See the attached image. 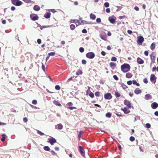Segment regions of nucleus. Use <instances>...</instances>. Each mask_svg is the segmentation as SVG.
Wrapping results in <instances>:
<instances>
[{
	"instance_id": "obj_17",
	"label": "nucleus",
	"mask_w": 158,
	"mask_h": 158,
	"mask_svg": "<svg viewBox=\"0 0 158 158\" xmlns=\"http://www.w3.org/2000/svg\"><path fill=\"white\" fill-rule=\"evenodd\" d=\"M110 66L112 69H114L116 67V64L115 63L111 62L110 63Z\"/></svg>"
},
{
	"instance_id": "obj_39",
	"label": "nucleus",
	"mask_w": 158,
	"mask_h": 158,
	"mask_svg": "<svg viewBox=\"0 0 158 158\" xmlns=\"http://www.w3.org/2000/svg\"><path fill=\"white\" fill-rule=\"evenodd\" d=\"M82 72L81 70H79L78 72H77L76 73V74L77 75H81L82 74Z\"/></svg>"
},
{
	"instance_id": "obj_26",
	"label": "nucleus",
	"mask_w": 158,
	"mask_h": 158,
	"mask_svg": "<svg viewBox=\"0 0 158 158\" xmlns=\"http://www.w3.org/2000/svg\"><path fill=\"white\" fill-rule=\"evenodd\" d=\"M155 47V44L154 43H153L150 46V48L152 50H153Z\"/></svg>"
},
{
	"instance_id": "obj_19",
	"label": "nucleus",
	"mask_w": 158,
	"mask_h": 158,
	"mask_svg": "<svg viewBox=\"0 0 158 158\" xmlns=\"http://www.w3.org/2000/svg\"><path fill=\"white\" fill-rule=\"evenodd\" d=\"M51 13L50 12H47L44 15V17L46 19H49L50 17Z\"/></svg>"
},
{
	"instance_id": "obj_42",
	"label": "nucleus",
	"mask_w": 158,
	"mask_h": 158,
	"mask_svg": "<svg viewBox=\"0 0 158 158\" xmlns=\"http://www.w3.org/2000/svg\"><path fill=\"white\" fill-rule=\"evenodd\" d=\"M70 27L72 30H73L75 28V26L73 24H71L70 26Z\"/></svg>"
},
{
	"instance_id": "obj_22",
	"label": "nucleus",
	"mask_w": 158,
	"mask_h": 158,
	"mask_svg": "<svg viewBox=\"0 0 158 158\" xmlns=\"http://www.w3.org/2000/svg\"><path fill=\"white\" fill-rule=\"evenodd\" d=\"M90 17L91 19L94 20H95L96 18V16L94 15L92 13H91L90 15Z\"/></svg>"
},
{
	"instance_id": "obj_56",
	"label": "nucleus",
	"mask_w": 158,
	"mask_h": 158,
	"mask_svg": "<svg viewBox=\"0 0 158 158\" xmlns=\"http://www.w3.org/2000/svg\"><path fill=\"white\" fill-rule=\"evenodd\" d=\"M82 63L83 64H86V61L85 60H82Z\"/></svg>"
},
{
	"instance_id": "obj_58",
	"label": "nucleus",
	"mask_w": 158,
	"mask_h": 158,
	"mask_svg": "<svg viewBox=\"0 0 158 158\" xmlns=\"http://www.w3.org/2000/svg\"><path fill=\"white\" fill-rule=\"evenodd\" d=\"M37 42L39 44H40L41 42V40L40 39H38L37 40Z\"/></svg>"
},
{
	"instance_id": "obj_46",
	"label": "nucleus",
	"mask_w": 158,
	"mask_h": 158,
	"mask_svg": "<svg viewBox=\"0 0 158 158\" xmlns=\"http://www.w3.org/2000/svg\"><path fill=\"white\" fill-rule=\"evenodd\" d=\"M121 86L122 87L123 89H125L127 88V86L125 85V84H123L121 85Z\"/></svg>"
},
{
	"instance_id": "obj_38",
	"label": "nucleus",
	"mask_w": 158,
	"mask_h": 158,
	"mask_svg": "<svg viewBox=\"0 0 158 158\" xmlns=\"http://www.w3.org/2000/svg\"><path fill=\"white\" fill-rule=\"evenodd\" d=\"M37 133L40 135H43L44 134L39 130H37Z\"/></svg>"
},
{
	"instance_id": "obj_25",
	"label": "nucleus",
	"mask_w": 158,
	"mask_h": 158,
	"mask_svg": "<svg viewBox=\"0 0 158 158\" xmlns=\"http://www.w3.org/2000/svg\"><path fill=\"white\" fill-rule=\"evenodd\" d=\"M100 37H101V38L102 39L106 41V40H107L106 37L104 35H100Z\"/></svg>"
},
{
	"instance_id": "obj_36",
	"label": "nucleus",
	"mask_w": 158,
	"mask_h": 158,
	"mask_svg": "<svg viewBox=\"0 0 158 158\" xmlns=\"http://www.w3.org/2000/svg\"><path fill=\"white\" fill-rule=\"evenodd\" d=\"M5 135L3 134L2 135V138L1 139V140L2 142H4L6 138L5 137Z\"/></svg>"
},
{
	"instance_id": "obj_31",
	"label": "nucleus",
	"mask_w": 158,
	"mask_h": 158,
	"mask_svg": "<svg viewBox=\"0 0 158 158\" xmlns=\"http://www.w3.org/2000/svg\"><path fill=\"white\" fill-rule=\"evenodd\" d=\"M58 126V129L61 130L63 128V126L61 124H59L57 125Z\"/></svg>"
},
{
	"instance_id": "obj_48",
	"label": "nucleus",
	"mask_w": 158,
	"mask_h": 158,
	"mask_svg": "<svg viewBox=\"0 0 158 158\" xmlns=\"http://www.w3.org/2000/svg\"><path fill=\"white\" fill-rule=\"evenodd\" d=\"M89 96L91 98H93L94 97V94L92 92H91L89 94Z\"/></svg>"
},
{
	"instance_id": "obj_23",
	"label": "nucleus",
	"mask_w": 158,
	"mask_h": 158,
	"mask_svg": "<svg viewBox=\"0 0 158 158\" xmlns=\"http://www.w3.org/2000/svg\"><path fill=\"white\" fill-rule=\"evenodd\" d=\"M81 24H91L90 22H87L86 21L82 20L81 21Z\"/></svg>"
},
{
	"instance_id": "obj_11",
	"label": "nucleus",
	"mask_w": 158,
	"mask_h": 158,
	"mask_svg": "<svg viewBox=\"0 0 158 158\" xmlns=\"http://www.w3.org/2000/svg\"><path fill=\"white\" fill-rule=\"evenodd\" d=\"M150 56L151 59L152 60V61L153 62H154L156 57V55L155 53L152 52V53L150 55Z\"/></svg>"
},
{
	"instance_id": "obj_30",
	"label": "nucleus",
	"mask_w": 158,
	"mask_h": 158,
	"mask_svg": "<svg viewBox=\"0 0 158 158\" xmlns=\"http://www.w3.org/2000/svg\"><path fill=\"white\" fill-rule=\"evenodd\" d=\"M115 95L116 97H119L121 96V95L118 92H115Z\"/></svg>"
},
{
	"instance_id": "obj_5",
	"label": "nucleus",
	"mask_w": 158,
	"mask_h": 158,
	"mask_svg": "<svg viewBox=\"0 0 158 158\" xmlns=\"http://www.w3.org/2000/svg\"><path fill=\"white\" fill-rule=\"evenodd\" d=\"M30 17L31 19L33 21H36L37 20L39 17L37 15L34 14H32L30 15Z\"/></svg>"
},
{
	"instance_id": "obj_44",
	"label": "nucleus",
	"mask_w": 158,
	"mask_h": 158,
	"mask_svg": "<svg viewBox=\"0 0 158 158\" xmlns=\"http://www.w3.org/2000/svg\"><path fill=\"white\" fill-rule=\"evenodd\" d=\"M42 69L43 70L44 72H45V70H46L45 67V66L44 65L43 63H42Z\"/></svg>"
},
{
	"instance_id": "obj_13",
	"label": "nucleus",
	"mask_w": 158,
	"mask_h": 158,
	"mask_svg": "<svg viewBox=\"0 0 158 158\" xmlns=\"http://www.w3.org/2000/svg\"><path fill=\"white\" fill-rule=\"evenodd\" d=\"M151 107L152 109H156L158 107V104L156 102H153L151 104Z\"/></svg>"
},
{
	"instance_id": "obj_32",
	"label": "nucleus",
	"mask_w": 158,
	"mask_h": 158,
	"mask_svg": "<svg viewBox=\"0 0 158 158\" xmlns=\"http://www.w3.org/2000/svg\"><path fill=\"white\" fill-rule=\"evenodd\" d=\"M132 83L133 84L136 85L137 86H139V84L135 80H133Z\"/></svg>"
},
{
	"instance_id": "obj_64",
	"label": "nucleus",
	"mask_w": 158,
	"mask_h": 158,
	"mask_svg": "<svg viewBox=\"0 0 158 158\" xmlns=\"http://www.w3.org/2000/svg\"><path fill=\"white\" fill-rule=\"evenodd\" d=\"M143 82L144 83L147 84L148 82V81L147 79L146 78H144L143 79Z\"/></svg>"
},
{
	"instance_id": "obj_54",
	"label": "nucleus",
	"mask_w": 158,
	"mask_h": 158,
	"mask_svg": "<svg viewBox=\"0 0 158 158\" xmlns=\"http://www.w3.org/2000/svg\"><path fill=\"white\" fill-rule=\"evenodd\" d=\"M48 10L51 12H52L53 13H54L56 12V11L54 9H49Z\"/></svg>"
},
{
	"instance_id": "obj_27",
	"label": "nucleus",
	"mask_w": 158,
	"mask_h": 158,
	"mask_svg": "<svg viewBox=\"0 0 158 158\" xmlns=\"http://www.w3.org/2000/svg\"><path fill=\"white\" fill-rule=\"evenodd\" d=\"M44 149L47 151H49L50 150V148L48 146H45L44 147Z\"/></svg>"
},
{
	"instance_id": "obj_37",
	"label": "nucleus",
	"mask_w": 158,
	"mask_h": 158,
	"mask_svg": "<svg viewBox=\"0 0 158 158\" xmlns=\"http://www.w3.org/2000/svg\"><path fill=\"white\" fill-rule=\"evenodd\" d=\"M71 23H80V22H78V20H72L71 21Z\"/></svg>"
},
{
	"instance_id": "obj_63",
	"label": "nucleus",
	"mask_w": 158,
	"mask_h": 158,
	"mask_svg": "<svg viewBox=\"0 0 158 158\" xmlns=\"http://www.w3.org/2000/svg\"><path fill=\"white\" fill-rule=\"evenodd\" d=\"M106 11L107 13H109L110 12V9L109 8L106 9Z\"/></svg>"
},
{
	"instance_id": "obj_15",
	"label": "nucleus",
	"mask_w": 158,
	"mask_h": 158,
	"mask_svg": "<svg viewBox=\"0 0 158 158\" xmlns=\"http://www.w3.org/2000/svg\"><path fill=\"white\" fill-rule=\"evenodd\" d=\"M137 62L139 64H142L144 63V61L139 57L137 58Z\"/></svg>"
},
{
	"instance_id": "obj_59",
	"label": "nucleus",
	"mask_w": 158,
	"mask_h": 158,
	"mask_svg": "<svg viewBox=\"0 0 158 158\" xmlns=\"http://www.w3.org/2000/svg\"><path fill=\"white\" fill-rule=\"evenodd\" d=\"M134 9L137 11H138L139 10V8L137 6H135V7Z\"/></svg>"
},
{
	"instance_id": "obj_51",
	"label": "nucleus",
	"mask_w": 158,
	"mask_h": 158,
	"mask_svg": "<svg viewBox=\"0 0 158 158\" xmlns=\"http://www.w3.org/2000/svg\"><path fill=\"white\" fill-rule=\"evenodd\" d=\"M96 22L98 23H100L101 22V19L100 18H98L96 19Z\"/></svg>"
},
{
	"instance_id": "obj_45",
	"label": "nucleus",
	"mask_w": 158,
	"mask_h": 158,
	"mask_svg": "<svg viewBox=\"0 0 158 158\" xmlns=\"http://www.w3.org/2000/svg\"><path fill=\"white\" fill-rule=\"evenodd\" d=\"M111 60L112 61H116L117 60V58L115 57H112L111 58Z\"/></svg>"
},
{
	"instance_id": "obj_20",
	"label": "nucleus",
	"mask_w": 158,
	"mask_h": 158,
	"mask_svg": "<svg viewBox=\"0 0 158 158\" xmlns=\"http://www.w3.org/2000/svg\"><path fill=\"white\" fill-rule=\"evenodd\" d=\"M132 74L131 73H126V77L128 78H130L132 77Z\"/></svg>"
},
{
	"instance_id": "obj_50",
	"label": "nucleus",
	"mask_w": 158,
	"mask_h": 158,
	"mask_svg": "<svg viewBox=\"0 0 158 158\" xmlns=\"http://www.w3.org/2000/svg\"><path fill=\"white\" fill-rule=\"evenodd\" d=\"M146 127L147 128H149L151 127V125L149 123H147L146 124Z\"/></svg>"
},
{
	"instance_id": "obj_24",
	"label": "nucleus",
	"mask_w": 158,
	"mask_h": 158,
	"mask_svg": "<svg viewBox=\"0 0 158 158\" xmlns=\"http://www.w3.org/2000/svg\"><path fill=\"white\" fill-rule=\"evenodd\" d=\"M109 20L110 22L112 23H114L115 22V19L112 18H109Z\"/></svg>"
},
{
	"instance_id": "obj_9",
	"label": "nucleus",
	"mask_w": 158,
	"mask_h": 158,
	"mask_svg": "<svg viewBox=\"0 0 158 158\" xmlns=\"http://www.w3.org/2000/svg\"><path fill=\"white\" fill-rule=\"evenodd\" d=\"M112 97V96L110 93H107L104 95V98L106 99L110 100Z\"/></svg>"
},
{
	"instance_id": "obj_18",
	"label": "nucleus",
	"mask_w": 158,
	"mask_h": 158,
	"mask_svg": "<svg viewBox=\"0 0 158 158\" xmlns=\"http://www.w3.org/2000/svg\"><path fill=\"white\" fill-rule=\"evenodd\" d=\"M145 98L146 99L148 100L152 99V97L150 94H148L145 95Z\"/></svg>"
},
{
	"instance_id": "obj_1",
	"label": "nucleus",
	"mask_w": 158,
	"mask_h": 158,
	"mask_svg": "<svg viewBox=\"0 0 158 158\" xmlns=\"http://www.w3.org/2000/svg\"><path fill=\"white\" fill-rule=\"evenodd\" d=\"M121 68L123 72L126 73L130 70L131 67L128 64L125 63L121 66Z\"/></svg>"
},
{
	"instance_id": "obj_49",
	"label": "nucleus",
	"mask_w": 158,
	"mask_h": 158,
	"mask_svg": "<svg viewBox=\"0 0 158 158\" xmlns=\"http://www.w3.org/2000/svg\"><path fill=\"white\" fill-rule=\"evenodd\" d=\"M32 103L34 105H36L37 103V100H33L32 101Z\"/></svg>"
},
{
	"instance_id": "obj_3",
	"label": "nucleus",
	"mask_w": 158,
	"mask_h": 158,
	"mask_svg": "<svg viewBox=\"0 0 158 158\" xmlns=\"http://www.w3.org/2000/svg\"><path fill=\"white\" fill-rule=\"evenodd\" d=\"M144 40L143 38L141 36H139L138 37L137 42L138 44L141 45Z\"/></svg>"
},
{
	"instance_id": "obj_60",
	"label": "nucleus",
	"mask_w": 158,
	"mask_h": 158,
	"mask_svg": "<svg viewBox=\"0 0 158 158\" xmlns=\"http://www.w3.org/2000/svg\"><path fill=\"white\" fill-rule=\"evenodd\" d=\"M116 115L117 116H119V117H122V116H123V115L121 114V113H118L116 114Z\"/></svg>"
},
{
	"instance_id": "obj_43",
	"label": "nucleus",
	"mask_w": 158,
	"mask_h": 158,
	"mask_svg": "<svg viewBox=\"0 0 158 158\" xmlns=\"http://www.w3.org/2000/svg\"><path fill=\"white\" fill-rule=\"evenodd\" d=\"M130 140L132 142L134 141L135 140V138L133 136H131L130 138Z\"/></svg>"
},
{
	"instance_id": "obj_4",
	"label": "nucleus",
	"mask_w": 158,
	"mask_h": 158,
	"mask_svg": "<svg viewBox=\"0 0 158 158\" xmlns=\"http://www.w3.org/2000/svg\"><path fill=\"white\" fill-rule=\"evenodd\" d=\"M94 53L93 52H89L86 54V56L89 59H93L95 57Z\"/></svg>"
},
{
	"instance_id": "obj_28",
	"label": "nucleus",
	"mask_w": 158,
	"mask_h": 158,
	"mask_svg": "<svg viewBox=\"0 0 158 158\" xmlns=\"http://www.w3.org/2000/svg\"><path fill=\"white\" fill-rule=\"evenodd\" d=\"M83 133V131H80L79 132V134L78 135V137L79 140H80V139L81 137V135H82V134Z\"/></svg>"
},
{
	"instance_id": "obj_61",
	"label": "nucleus",
	"mask_w": 158,
	"mask_h": 158,
	"mask_svg": "<svg viewBox=\"0 0 158 158\" xmlns=\"http://www.w3.org/2000/svg\"><path fill=\"white\" fill-rule=\"evenodd\" d=\"M82 32L83 33H87V31L85 29H83L82 30Z\"/></svg>"
},
{
	"instance_id": "obj_12",
	"label": "nucleus",
	"mask_w": 158,
	"mask_h": 158,
	"mask_svg": "<svg viewBox=\"0 0 158 158\" xmlns=\"http://www.w3.org/2000/svg\"><path fill=\"white\" fill-rule=\"evenodd\" d=\"M79 151L81 155L83 156H85L84 150L82 149V147L81 146H79Z\"/></svg>"
},
{
	"instance_id": "obj_35",
	"label": "nucleus",
	"mask_w": 158,
	"mask_h": 158,
	"mask_svg": "<svg viewBox=\"0 0 158 158\" xmlns=\"http://www.w3.org/2000/svg\"><path fill=\"white\" fill-rule=\"evenodd\" d=\"M50 27V26H48V25L46 26H41L40 27V29L41 30H42L44 28H48V27Z\"/></svg>"
},
{
	"instance_id": "obj_10",
	"label": "nucleus",
	"mask_w": 158,
	"mask_h": 158,
	"mask_svg": "<svg viewBox=\"0 0 158 158\" xmlns=\"http://www.w3.org/2000/svg\"><path fill=\"white\" fill-rule=\"evenodd\" d=\"M48 142L52 145H53L54 143L56 142V139L53 137L51 139H48Z\"/></svg>"
},
{
	"instance_id": "obj_57",
	"label": "nucleus",
	"mask_w": 158,
	"mask_h": 158,
	"mask_svg": "<svg viewBox=\"0 0 158 158\" xmlns=\"http://www.w3.org/2000/svg\"><path fill=\"white\" fill-rule=\"evenodd\" d=\"M51 153L52 154L53 156L56 155V153L54 151H51Z\"/></svg>"
},
{
	"instance_id": "obj_47",
	"label": "nucleus",
	"mask_w": 158,
	"mask_h": 158,
	"mask_svg": "<svg viewBox=\"0 0 158 158\" xmlns=\"http://www.w3.org/2000/svg\"><path fill=\"white\" fill-rule=\"evenodd\" d=\"M55 88L57 90H59L60 89V87L59 85H56L55 86Z\"/></svg>"
},
{
	"instance_id": "obj_8",
	"label": "nucleus",
	"mask_w": 158,
	"mask_h": 158,
	"mask_svg": "<svg viewBox=\"0 0 158 158\" xmlns=\"http://www.w3.org/2000/svg\"><path fill=\"white\" fill-rule=\"evenodd\" d=\"M156 79V77L153 74H152L150 76V81L153 83H155Z\"/></svg>"
},
{
	"instance_id": "obj_2",
	"label": "nucleus",
	"mask_w": 158,
	"mask_h": 158,
	"mask_svg": "<svg viewBox=\"0 0 158 158\" xmlns=\"http://www.w3.org/2000/svg\"><path fill=\"white\" fill-rule=\"evenodd\" d=\"M12 3L16 6H20L22 5L23 3L19 0H11Z\"/></svg>"
},
{
	"instance_id": "obj_33",
	"label": "nucleus",
	"mask_w": 158,
	"mask_h": 158,
	"mask_svg": "<svg viewBox=\"0 0 158 158\" xmlns=\"http://www.w3.org/2000/svg\"><path fill=\"white\" fill-rule=\"evenodd\" d=\"M111 116V114L110 112H108L106 114V117L110 118Z\"/></svg>"
},
{
	"instance_id": "obj_40",
	"label": "nucleus",
	"mask_w": 158,
	"mask_h": 158,
	"mask_svg": "<svg viewBox=\"0 0 158 158\" xmlns=\"http://www.w3.org/2000/svg\"><path fill=\"white\" fill-rule=\"evenodd\" d=\"M55 54V52H51L48 53V55L49 56H54Z\"/></svg>"
},
{
	"instance_id": "obj_53",
	"label": "nucleus",
	"mask_w": 158,
	"mask_h": 158,
	"mask_svg": "<svg viewBox=\"0 0 158 158\" xmlns=\"http://www.w3.org/2000/svg\"><path fill=\"white\" fill-rule=\"evenodd\" d=\"M79 51L81 52H83L84 51V49L83 48L81 47L79 48Z\"/></svg>"
},
{
	"instance_id": "obj_52",
	"label": "nucleus",
	"mask_w": 158,
	"mask_h": 158,
	"mask_svg": "<svg viewBox=\"0 0 158 158\" xmlns=\"http://www.w3.org/2000/svg\"><path fill=\"white\" fill-rule=\"evenodd\" d=\"M114 78L116 80L118 81V78L117 76L116 75H114L113 76Z\"/></svg>"
},
{
	"instance_id": "obj_21",
	"label": "nucleus",
	"mask_w": 158,
	"mask_h": 158,
	"mask_svg": "<svg viewBox=\"0 0 158 158\" xmlns=\"http://www.w3.org/2000/svg\"><path fill=\"white\" fill-rule=\"evenodd\" d=\"M33 9L35 10L38 11L40 10V7L38 5H35L33 7Z\"/></svg>"
},
{
	"instance_id": "obj_62",
	"label": "nucleus",
	"mask_w": 158,
	"mask_h": 158,
	"mask_svg": "<svg viewBox=\"0 0 158 158\" xmlns=\"http://www.w3.org/2000/svg\"><path fill=\"white\" fill-rule=\"evenodd\" d=\"M144 54L146 56H148V52L147 51H145L144 52Z\"/></svg>"
},
{
	"instance_id": "obj_6",
	"label": "nucleus",
	"mask_w": 158,
	"mask_h": 158,
	"mask_svg": "<svg viewBox=\"0 0 158 158\" xmlns=\"http://www.w3.org/2000/svg\"><path fill=\"white\" fill-rule=\"evenodd\" d=\"M25 58L28 60H31L32 57V55L30 52H27L25 54Z\"/></svg>"
},
{
	"instance_id": "obj_29",
	"label": "nucleus",
	"mask_w": 158,
	"mask_h": 158,
	"mask_svg": "<svg viewBox=\"0 0 158 158\" xmlns=\"http://www.w3.org/2000/svg\"><path fill=\"white\" fill-rule=\"evenodd\" d=\"M101 92L99 91H97L95 93V95L96 97H99L100 95Z\"/></svg>"
},
{
	"instance_id": "obj_16",
	"label": "nucleus",
	"mask_w": 158,
	"mask_h": 158,
	"mask_svg": "<svg viewBox=\"0 0 158 158\" xmlns=\"http://www.w3.org/2000/svg\"><path fill=\"white\" fill-rule=\"evenodd\" d=\"M142 92V91L139 88H136L134 90V93L137 94H138Z\"/></svg>"
},
{
	"instance_id": "obj_55",
	"label": "nucleus",
	"mask_w": 158,
	"mask_h": 158,
	"mask_svg": "<svg viewBox=\"0 0 158 158\" xmlns=\"http://www.w3.org/2000/svg\"><path fill=\"white\" fill-rule=\"evenodd\" d=\"M23 121L25 123H27V122L28 119L27 118L25 117L23 118Z\"/></svg>"
},
{
	"instance_id": "obj_34",
	"label": "nucleus",
	"mask_w": 158,
	"mask_h": 158,
	"mask_svg": "<svg viewBox=\"0 0 158 158\" xmlns=\"http://www.w3.org/2000/svg\"><path fill=\"white\" fill-rule=\"evenodd\" d=\"M54 103L56 105L59 106H61V105L60 103H59L57 101H54Z\"/></svg>"
},
{
	"instance_id": "obj_14",
	"label": "nucleus",
	"mask_w": 158,
	"mask_h": 158,
	"mask_svg": "<svg viewBox=\"0 0 158 158\" xmlns=\"http://www.w3.org/2000/svg\"><path fill=\"white\" fill-rule=\"evenodd\" d=\"M121 109L123 111L125 114H128L130 112V110H128L127 108L126 107H125L123 108H122Z\"/></svg>"
},
{
	"instance_id": "obj_41",
	"label": "nucleus",
	"mask_w": 158,
	"mask_h": 158,
	"mask_svg": "<svg viewBox=\"0 0 158 158\" xmlns=\"http://www.w3.org/2000/svg\"><path fill=\"white\" fill-rule=\"evenodd\" d=\"M104 5L106 7H108L109 6V4L108 2H106L104 4Z\"/></svg>"
},
{
	"instance_id": "obj_7",
	"label": "nucleus",
	"mask_w": 158,
	"mask_h": 158,
	"mask_svg": "<svg viewBox=\"0 0 158 158\" xmlns=\"http://www.w3.org/2000/svg\"><path fill=\"white\" fill-rule=\"evenodd\" d=\"M124 104L127 106L128 108H131V103L127 99H125L124 101Z\"/></svg>"
}]
</instances>
